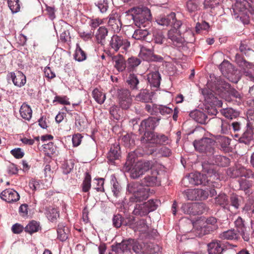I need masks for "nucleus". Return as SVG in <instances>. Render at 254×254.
Segmentation results:
<instances>
[{
  "instance_id": "2f4dec72",
  "label": "nucleus",
  "mask_w": 254,
  "mask_h": 254,
  "mask_svg": "<svg viewBox=\"0 0 254 254\" xmlns=\"http://www.w3.org/2000/svg\"><path fill=\"white\" fill-rule=\"evenodd\" d=\"M68 229L63 224H60L57 229L58 239L61 241H65L67 238Z\"/></svg>"
},
{
  "instance_id": "338daca9",
  "label": "nucleus",
  "mask_w": 254,
  "mask_h": 254,
  "mask_svg": "<svg viewBox=\"0 0 254 254\" xmlns=\"http://www.w3.org/2000/svg\"><path fill=\"white\" fill-rule=\"evenodd\" d=\"M140 63L141 62L140 60L136 58L131 57L128 59V66L130 67L131 68H133L138 66L140 64Z\"/></svg>"
},
{
  "instance_id": "b1692460",
  "label": "nucleus",
  "mask_w": 254,
  "mask_h": 254,
  "mask_svg": "<svg viewBox=\"0 0 254 254\" xmlns=\"http://www.w3.org/2000/svg\"><path fill=\"white\" fill-rule=\"evenodd\" d=\"M147 79L151 86L158 87L160 84V74L157 71L152 72L148 74Z\"/></svg>"
},
{
  "instance_id": "72a5a7b5",
  "label": "nucleus",
  "mask_w": 254,
  "mask_h": 254,
  "mask_svg": "<svg viewBox=\"0 0 254 254\" xmlns=\"http://www.w3.org/2000/svg\"><path fill=\"white\" fill-rule=\"evenodd\" d=\"M141 27L134 31L132 36L133 38L139 40L145 39L146 36L149 34V31L146 28L141 29Z\"/></svg>"
},
{
  "instance_id": "680f3d73",
  "label": "nucleus",
  "mask_w": 254,
  "mask_h": 254,
  "mask_svg": "<svg viewBox=\"0 0 254 254\" xmlns=\"http://www.w3.org/2000/svg\"><path fill=\"white\" fill-rule=\"evenodd\" d=\"M127 82L130 85V87L133 89L135 88L137 85L139 83L138 79L134 74H130Z\"/></svg>"
},
{
  "instance_id": "bf43d9fd",
  "label": "nucleus",
  "mask_w": 254,
  "mask_h": 254,
  "mask_svg": "<svg viewBox=\"0 0 254 254\" xmlns=\"http://www.w3.org/2000/svg\"><path fill=\"white\" fill-rule=\"evenodd\" d=\"M186 7L190 12H193L197 10L198 5L196 2L192 0H189L187 2Z\"/></svg>"
},
{
  "instance_id": "0e129e2a",
  "label": "nucleus",
  "mask_w": 254,
  "mask_h": 254,
  "mask_svg": "<svg viewBox=\"0 0 254 254\" xmlns=\"http://www.w3.org/2000/svg\"><path fill=\"white\" fill-rule=\"evenodd\" d=\"M112 183L113 184L112 192L114 195L117 197L119 196L120 193L121 187L118 182L113 180H112Z\"/></svg>"
},
{
  "instance_id": "a18cd8bd",
  "label": "nucleus",
  "mask_w": 254,
  "mask_h": 254,
  "mask_svg": "<svg viewBox=\"0 0 254 254\" xmlns=\"http://www.w3.org/2000/svg\"><path fill=\"white\" fill-rule=\"evenodd\" d=\"M39 228V224L35 221H32L29 222L25 227V231L30 234L37 232Z\"/></svg>"
},
{
  "instance_id": "6e6552de",
  "label": "nucleus",
  "mask_w": 254,
  "mask_h": 254,
  "mask_svg": "<svg viewBox=\"0 0 254 254\" xmlns=\"http://www.w3.org/2000/svg\"><path fill=\"white\" fill-rule=\"evenodd\" d=\"M236 62L242 67L247 79L254 82V66L252 64L247 62L239 55L236 56Z\"/></svg>"
},
{
  "instance_id": "bb28decb",
  "label": "nucleus",
  "mask_w": 254,
  "mask_h": 254,
  "mask_svg": "<svg viewBox=\"0 0 254 254\" xmlns=\"http://www.w3.org/2000/svg\"><path fill=\"white\" fill-rule=\"evenodd\" d=\"M254 139V131L248 128L239 138V141L241 143L249 144L253 141Z\"/></svg>"
},
{
  "instance_id": "4be33fe9",
  "label": "nucleus",
  "mask_w": 254,
  "mask_h": 254,
  "mask_svg": "<svg viewBox=\"0 0 254 254\" xmlns=\"http://www.w3.org/2000/svg\"><path fill=\"white\" fill-rule=\"evenodd\" d=\"M215 122L220 127V132L223 134H228L231 128V124L227 121L220 118H216Z\"/></svg>"
},
{
  "instance_id": "c03bdc74",
  "label": "nucleus",
  "mask_w": 254,
  "mask_h": 254,
  "mask_svg": "<svg viewBox=\"0 0 254 254\" xmlns=\"http://www.w3.org/2000/svg\"><path fill=\"white\" fill-rule=\"evenodd\" d=\"M192 215L200 214L206 211L205 205L203 203H193Z\"/></svg>"
},
{
  "instance_id": "69168bd1",
  "label": "nucleus",
  "mask_w": 254,
  "mask_h": 254,
  "mask_svg": "<svg viewBox=\"0 0 254 254\" xmlns=\"http://www.w3.org/2000/svg\"><path fill=\"white\" fill-rule=\"evenodd\" d=\"M97 5L101 12H106L108 7L107 0H101L98 2Z\"/></svg>"
},
{
  "instance_id": "f03ea898",
  "label": "nucleus",
  "mask_w": 254,
  "mask_h": 254,
  "mask_svg": "<svg viewBox=\"0 0 254 254\" xmlns=\"http://www.w3.org/2000/svg\"><path fill=\"white\" fill-rule=\"evenodd\" d=\"M156 248L159 249L157 245L149 246L146 248V245L142 242L135 241L133 239H128L123 241L121 243H118L115 246H112V250L117 254H128L130 252L131 248L136 254L153 253L157 251Z\"/></svg>"
},
{
  "instance_id": "f8f14e48",
  "label": "nucleus",
  "mask_w": 254,
  "mask_h": 254,
  "mask_svg": "<svg viewBox=\"0 0 254 254\" xmlns=\"http://www.w3.org/2000/svg\"><path fill=\"white\" fill-rule=\"evenodd\" d=\"M211 140L208 138H203L199 140H195L193 142V146L195 149L201 152H207L213 153L214 149L211 145Z\"/></svg>"
},
{
  "instance_id": "9d476101",
  "label": "nucleus",
  "mask_w": 254,
  "mask_h": 254,
  "mask_svg": "<svg viewBox=\"0 0 254 254\" xmlns=\"http://www.w3.org/2000/svg\"><path fill=\"white\" fill-rule=\"evenodd\" d=\"M118 100L120 107L124 109L129 108L132 103V98L129 90L125 89L118 91Z\"/></svg>"
},
{
  "instance_id": "dca6fc26",
  "label": "nucleus",
  "mask_w": 254,
  "mask_h": 254,
  "mask_svg": "<svg viewBox=\"0 0 254 254\" xmlns=\"http://www.w3.org/2000/svg\"><path fill=\"white\" fill-rule=\"evenodd\" d=\"M10 74L11 80L15 86L20 87L26 83V76L22 72L18 71L16 72H11Z\"/></svg>"
},
{
  "instance_id": "4468645a",
  "label": "nucleus",
  "mask_w": 254,
  "mask_h": 254,
  "mask_svg": "<svg viewBox=\"0 0 254 254\" xmlns=\"http://www.w3.org/2000/svg\"><path fill=\"white\" fill-rule=\"evenodd\" d=\"M159 119L154 117H149L147 119L142 121L140 125V131H144V130L149 131L154 129L157 126Z\"/></svg>"
},
{
  "instance_id": "864d4df0",
  "label": "nucleus",
  "mask_w": 254,
  "mask_h": 254,
  "mask_svg": "<svg viewBox=\"0 0 254 254\" xmlns=\"http://www.w3.org/2000/svg\"><path fill=\"white\" fill-rule=\"evenodd\" d=\"M218 141L221 147L225 149L228 148L230 144V139L226 136H222L218 138Z\"/></svg>"
},
{
  "instance_id": "a878e982",
  "label": "nucleus",
  "mask_w": 254,
  "mask_h": 254,
  "mask_svg": "<svg viewBox=\"0 0 254 254\" xmlns=\"http://www.w3.org/2000/svg\"><path fill=\"white\" fill-rule=\"evenodd\" d=\"M19 112L21 117L23 119L28 121L31 119L32 115V111L30 107L26 103H23L21 105Z\"/></svg>"
},
{
  "instance_id": "412c9836",
  "label": "nucleus",
  "mask_w": 254,
  "mask_h": 254,
  "mask_svg": "<svg viewBox=\"0 0 254 254\" xmlns=\"http://www.w3.org/2000/svg\"><path fill=\"white\" fill-rule=\"evenodd\" d=\"M133 221L134 219L132 217L127 218V221H123L122 217L119 214L115 215L113 219V225L117 228L120 227L123 224L131 226L133 224Z\"/></svg>"
},
{
  "instance_id": "cd10ccee",
  "label": "nucleus",
  "mask_w": 254,
  "mask_h": 254,
  "mask_svg": "<svg viewBox=\"0 0 254 254\" xmlns=\"http://www.w3.org/2000/svg\"><path fill=\"white\" fill-rule=\"evenodd\" d=\"M108 24L115 32H118L120 30L121 23L117 14H114L110 16Z\"/></svg>"
},
{
  "instance_id": "a211bd4d",
  "label": "nucleus",
  "mask_w": 254,
  "mask_h": 254,
  "mask_svg": "<svg viewBox=\"0 0 254 254\" xmlns=\"http://www.w3.org/2000/svg\"><path fill=\"white\" fill-rule=\"evenodd\" d=\"M229 88V84L222 80H218L215 87H212L210 91L214 92L216 91L218 94L222 96V93L225 91H228Z\"/></svg>"
},
{
  "instance_id": "49530a36",
  "label": "nucleus",
  "mask_w": 254,
  "mask_h": 254,
  "mask_svg": "<svg viewBox=\"0 0 254 254\" xmlns=\"http://www.w3.org/2000/svg\"><path fill=\"white\" fill-rule=\"evenodd\" d=\"M91 176L88 174L86 173L85 178L81 185L82 190L83 192H88L91 188Z\"/></svg>"
},
{
  "instance_id": "4d7b16f0",
  "label": "nucleus",
  "mask_w": 254,
  "mask_h": 254,
  "mask_svg": "<svg viewBox=\"0 0 254 254\" xmlns=\"http://www.w3.org/2000/svg\"><path fill=\"white\" fill-rule=\"evenodd\" d=\"M235 227L239 232H243V230L246 229L244 222L241 217H238L235 221Z\"/></svg>"
},
{
  "instance_id": "7c9ffc66",
  "label": "nucleus",
  "mask_w": 254,
  "mask_h": 254,
  "mask_svg": "<svg viewBox=\"0 0 254 254\" xmlns=\"http://www.w3.org/2000/svg\"><path fill=\"white\" fill-rule=\"evenodd\" d=\"M134 215L140 216H144L147 215L149 212L145 203L142 204H136L133 211Z\"/></svg>"
},
{
  "instance_id": "5701e85b",
  "label": "nucleus",
  "mask_w": 254,
  "mask_h": 254,
  "mask_svg": "<svg viewBox=\"0 0 254 254\" xmlns=\"http://www.w3.org/2000/svg\"><path fill=\"white\" fill-rule=\"evenodd\" d=\"M138 56L142 60L146 61L157 60L155 57L153 55L152 51L144 47H141Z\"/></svg>"
},
{
  "instance_id": "5fc2aeb1",
  "label": "nucleus",
  "mask_w": 254,
  "mask_h": 254,
  "mask_svg": "<svg viewBox=\"0 0 254 254\" xmlns=\"http://www.w3.org/2000/svg\"><path fill=\"white\" fill-rule=\"evenodd\" d=\"M228 202V197L225 194H220L215 198V203L220 205L225 206Z\"/></svg>"
},
{
  "instance_id": "8fccbe9b",
  "label": "nucleus",
  "mask_w": 254,
  "mask_h": 254,
  "mask_svg": "<svg viewBox=\"0 0 254 254\" xmlns=\"http://www.w3.org/2000/svg\"><path fill=\"white\" fill-rule=\"evenodd\" d=\"M159 202L157 200L150 199L147 202H145L146 207L147 208L148 212L156 210L158 206Z\"/></svg>"
},
{
  "instance_id": "a19ab883",
  "label": "nucleus",
  "mask_w": 254,
  "mask_h": 254,
  "mask_svg": "<svg viewBox=\"0 0 254 254\" xmlns=\"http://www.w3.org/2000/svg\"><path fill=\"white\" fill-rule=\"evenodd\" d=\"M74 59L78 62L84 61L86 58V56L84 52L81 49L78 44L76 45L74 55Z\"/></svg>"
},
{
  "instance_id": "f257e3e1",
  "label": "nucleus",
  "mask_w": 254,
  "mask_h": 254,
  "mask_svg": "<svg viewBox=\"0 0 254 254\" xmlns=\"http://www.w3.org/2000/svg\"><path fill=\"white\" fill-rule=\"evenodd\" d=\"M202 167V174L198 172L191 173L183 179V184L186 187L190 184L206 186L212 183L215 180H221L223 178L220 173L214 171L212 168L208 166L207 163L203 162Z\"/></svg>"
},
{
  "instance_id": "f704fd0d",
  "label": "nucleus",
  "mask_w": 254,
  "mask_h": 254,
  "mask_svg": "<svg viewBox=\"0 0 254 254\" xmlns=\"http://www.w3.org/2000/svg\"><path fill=\"white\" fill-rule=\"evenodd\" d=\"M113 60L115 62V67L119 71H122L125 69V60L122 55H119L115 56Z\"/></svg>"
},
{
  "instance_id": "7ed1b4c3",
  "label": "nucleus",
  "mask_w": 254,
  "mask_h": 254,
  "mask_svg": "<svg viewBox=\"0 0 254 254\" xmlns=\"http://www.w3.org/2000/svg\"><path fill=\"white\" fill-rule=\"evenodd\" d=\"M127 190L129 193L132 194V196L129 198V205H132L134 202L143 201L149 196V189L138 183H129Z\"/></svg>"
},
{
  "instance_id": "3c124183",
  "label": "nucleus",
  "mask_w": 254,
  "mask_h": 254,
  "mask_svg": "<svg viewBox=\"0 0 254 254\" xmlns=\"http://www.w3.org/2000/svg\"><path fill=\"white\" fill-rule=\"evenodd\" d=\"M74 164L71 160H68L64 162L62 166L63 173L65 174L69 173L73 169Z\"/></svg>"
},
{
  "instance_id": "20e7f679",
  "label": "nucleus",
  "mask_w": 254,
  "mask_h": 254,
  "mask_svg": "<svg viewBox=\"0 0 254 254\" xmlns=\"http://www.w3.org/2000/svg\"><path fill=\"white\" fill-rule=\"evenodd\" d=\"M132 16L135 25L145 27L151 19L150 10L146 7H133L128 10Z\"/></svg>"
},
{
  "instance_id": "393cba45",
  "label": "nucleus",
  "mask_w": 254,
  "mask_h": 254,
  "mask_svg": "<svg viewBox=\"0 0 254 254\" xmlns=\"http://www.w3.org/2000/svg\"><path fill=\"white\" fill-rule=\"evenodd\" d=\"M207 247L209 254H220L223 251V248L218 241H213L208 244Z\"/></svg>"
},
{
  "instance_id": "aec40b11",
  "label": "nucleus",
  "mask_w": 254,
  "mask_h": 254,
  "mask_svg": "<svg viewBox=\"0 0 254 254\" xmlns=\"http://www.w3.org/2000/svg\"><path fill=\"white\" fill-rule=\"evenodd\" d=\"M176 18V14L174 12L171 13L167 16H160L156 19L158 24L162 26H168L170 24H174Z\"/></svg>"
},
{
  "instance_id": "1a4fd4ad",
  "label": "nucleus",
  "mask_w": 254,
  "mask_h": 254,
  "mask_svg": "<svg viewBox=\"0 0 254 254\" xmlns=\"http://www.w3.org/2000/svg\"><path fill=\"white\" fill-rule=\"evenodd\" d=\"M130 45V42L127 40L117 35H114L110 41V46L115 52H118L120 48L127 51Z\"/></svg>"
},
{
  "instance_id": "9b49d317",
  "label": "nucleus",
  "mask_w": 254,
  "mask_h": 254,
  "mask_svg": "<svg viewBox=\"0 0 254 254\" xmlns=\"http://www.w3.org/2000/svg\"><path fill=\"white\" fill-rule=\"evenodd\" d=\"M189 200H204L207 198L208 193L201 189H189L186 191Z\"/></svg>"
},
{
  "instance_id": "09e8293b",
  "label": "nucleus",
  "mask_w": 254,
  "mask_h": 254,
  "mask_svg": "<svg viewBox=\"0 0 254 254\" xmlns=\"http://www.w3.org/2000/svg\"><path fill=\"white\" fill-rule=\"evenodd\" d=\"M8 5L12 13H16L20 10L19 0H8Z\"/></svg>"
},
{
  "instance_id": "4c0bfd02",
  "label": "nucleus",
  "mask_w": 254,
  "mask_h": 254,
  "mask_svg": "<svg viewBox=\"0 0 254 254\" xmlns=\"http://www.w3.org/2000/svg\"><path fill=\"white\" fill-rule=\"evenodd\" d=\"M221 113L226 118L231 120L236 118L239 115V113L238 111L231 108L223 109L221 110Z\"/></svg>"
},
{
  "instance_id": "c85d7f7f",
  "label": "nucleus",
  "mask_w": 254,
  "mask_h": 254,
  "mask_svg": "<svg viewBox=\"0 0 254 254\" xmlns=\"http://www.w3.org/2000/svg\"><path fill=\"white\" fill-rule=\"evenodd\" d=\"M46 215L50 221L54 222L59 217V211L57 208L49 206L46 209Z\"/></svg>"
},
{
  "instance_id": "423d86ee",
  "label": "nucleus",
  "mask_w": 254,
  "mask_h": 254,
  "mask_svg": "<svg viewBox=\"0 0 254 254\" xmlns=\"http://www.w3.org/2000/svg\"><path fill=\"white\" fill-rule=\"evenodd\" d=\"M161 165L157 163L151 162V167L147 171V175L143 178L142 183L147 187L159 186L161 184L160 179L159 177V170Z\"/></svg>"
},
{
  "instance_id": "79ce46f5",
  "label": "nucleus",
  "mask_w": 254,
  "mask_h": 254,
  "mask_svg": "<svg viewBox=\"0 0 254 254\" xmlns=\"http://www.w3.org/2000/svg\"><path fill=\"white\" fill-rule=\"evenodd\" d=\"M92 95L95 100L99 104H103L105 99V95L97 89H95L92 92Z\"/></svg>"
},
{
  "instance_id": "6e6d98bb",
  "label": "nucleus",
  "mask_w": 254,
  "mask_h": 254,
  "mask_svg": "<svg viewBox=\"0 0 254 254\" xmlns=\"http://www.w3.org/2000/svg\"><path fill=\"white\" fill-rule=\"evenodd\" d=\"M155 108L163 115L170 114L173 111L171 108L163 105L155 106Z\"/></svg>"
},
{
  "instance_id": "c756f323",
  "label": "nucleus",
  "mask_w": 254,
  "mask_h": 254,
  "mask_svg": "<svg viewBox=\"0 0 254 254\" xmlns=\"http://www.w3.org/2000/svg\"><path fill=\"white\" fill-rule=\"evenodd\" d=\"M247 3V2L245 0H237L233 7L234 12L235 14H239V13L246 14L247 13L246 6Z\"/></svg>"
},
{
  "instance_id": "13d9d810",
  "label": "nucleus",
  "mask_w": 254,
  "mask_h": 254,
  "mask_svg": "<svg viewBox=\"0 0 254 254\" xmlns=\"http://www.w3.org/2000/svg\"><path fill=\"white\" fill-rule=\"evenodd\" d=\"M247 119L248 128L252 130H254V112L251 111L248 113Z\"/></svg>"
},
{
  "instance_id": "473e14b6",
  "label": "nucleus",
  "mask_w": 254,
  "mask_h": 254,
  "mask_svg": "<svg viewBox=\"0 0 254 254\" xmlns=\"http://www.w3.org/2000/svg\"><path fill=\"white\" fill-rule=\"evenodd\" d=\"M107 34V28L103 26L100 27L96 33V38L98 43L103 45Z\"/></svg>"
},
{
  "instance_id": "0eeeda50",
  "label": "nucleus",
  "mask_w": 254,
  "mask_h": 254,
  "mask_svg": "<svg viewBox=\"0 0 254 254\" xmlns=\"http://www.w3.org/2000/svg\"><path fill=\"white\" fill-rule=\"evenodd\" d=\"M219 68L222 74L231 82L236 83L240 80L241 76L240 71L235 70L228 61H223L219 65Z\"/></svg>"
},
{
  "instance_id": "ea45409f",
  "label": "nucleus",
  "mask_w": 254,
  "mask_h": 254,
  "mask_svg": "<svg viewBox=\"0 0 254 254\" xmlns=\"http://www.w3.org/2000/svg\"><path fill=\"white\" fill-rule=\"evenodd\" d=\"M130 227L134 229L135 231H138L141 233H145L148 229V226L146 224V221L144 219H141L137 222L135 227L133 224Z\"/></svg>"
},
{
  "instance_id": "f3484780",
  "label": "nucleus",
  "mask_w": 254,
  "mask_h": 254,
  "mask_svg": "<svg viewBox=\"0 0 254 254\" xmlns=\"http://www.w3.org/2000/svg\"><path fill=\"white\" fill-rule=\"evenodd\" d=\"M119 157V145L118 144H114L112 145L107 156V159L109 163L114 164L115 161L117 159H118Z\"/></svg>"
},
{
  "instance_id": "e433bc0d",
  "label": "nucleus",
  "mask_w": 254,
  "mask_h": 254,
  "mask_svg": "<svg viewBox=\"0 0 254 254\" xmlns=\"http://www.w3.org/2000/svg\"><path fill=\"white\" fill-rule=\"evenodd\" d=\"M156 139L155 133L150 131H146L141 141L143 143H155L157 141Z\"/></svg>"
},
{
  "instance_id": "603ef678",
  "label": "nucleus",
  "mask_w": 254,
  "mask_h": 254,
  "mask_svg": "<svg viewBox=\"0 0 254 254\" xmlns=\"http://www.w3.org/2000/svg\"><path fill=\"white\" fill-rule=\"evenodd\" d=\"M44 151L48 155L53 154L55 151V146L53 143L50 142L43 145Z\"/></svg>"
},
{
  "instance_id": "58836bf2",
  "label": "nucleus",
  "mask_w": 254,
  "mask_h": 254,
  "mask_svg": "<svg viewBox=\"0 0 254 254\" xmlns=\"http://www.w3.org/2000/svg\"><path fill=\"white\" fill-rule=\"evenodd\" d=\"M221 239L227 240H237L239 236L234 230H229L221 233L220 235Z\"/></svg>"
},
{
  "instance_id": "c9c22d12",
  "label": "nucleus",
  "mask_w": 254,
  "mask_h": 254,
  "mask_svg": "<svg viewBox=\"0 0 254 254\" xmlns=\"http://www.w3.org/2000/svg\"><path fill=\"white\" fill-rule=\"evenodd\" d=\"M135 99L138 101L147 103L151 100L152 98L149 91L144 89L140 91L139 93L136 96Z\"/></svg>"
},
{
  "instance_id": "052dcab7",
  "label": "nucleus",
  "mask_w": 254,
  "mask_h": 254,
  "mask_svg": "<svg viewBox=\"0 0 254 254\" xmlns=\"http://www.w3.org/2000/svg\"><path fill=\"white\" fill-rule=\"evenodd\" d=\"M181 209L182 211L186 214H192L193 211V203H187L184 204Z\"/></svg>"
},
{
  "instance_id": "6ab92c4d",
  "label": "nucleus",
  "mask_w": 254,
  "mask_h": 254,
  "mask_svg": "<svg viewBox=\"0 0 254 254\" xmlns=\"http://www.w3.org/2000/svg\"><path fill=\"white\" fill-rule=\"evenodd\" d=\"M190 117L196 122L204 124L207 123V117L202 111L195 110L190 114Z\"/></svg>"
},
{
  "instance_id": "39448f33",
  "label": "nucleus",
  "mask_w": 254,
  "mask_h": 254,
  "mask_svg": "<svg viewBox=\"0 0 254 254\" xmlns=\"http://www.w3.org/2000/svg\"><path fill=\"white\" fill-rule=\"evenodd\" d=\"M134 155L133 153H129L128 154L127 162L126 163V166L124 167V169L125 171H130L131 178L137 179L147 171H149L150 168L151 167L152 161L138 162L130 169L129 166L132 163V160L134 158Z\"/></svg>"
},
{
  "instance_id": "e2e57ef3",
  "label": "nucleus",
  "mask_w": 254,
  "mask_h": 254,
  "mask_svg": "<svg viewBox=\"0 0 254 254\" xmlns=\"http://www.w3.org/2000/svg\"><path fill=\"white\" fill-rule=\"evenodd\" d=\"M11 154L17 159L22 158L24 155L23 151L20 148H16L10 151Z\"/></svg>"
},
{
  "instance_id": "774afa93",
  "label": "nucleus",
  "mask_w": 254,
  "mask_h": 254,
  "mask_svg": "<svg viewBox=\"0 0 254 254\" xmlns=\"http://www.w3.org/2000/svg\"><path fill=\"white\" fill-rule=\"evenodd\" d=\"M56 101H58L59 103L63 105H70L68 99L66 96L61 97L57 96L55 97L53 102Z\"/></svg>"
},
{
  "instance_id": "ddd939ff",
  "label": "nucleus",
  "mask_w": 254,
  "mask_h": 254,
  "mask_svg": "<svg viewBox=\"0 0 254 254\" xmlns=\"http://www.w3.org/2000/svg\"><path fill=\"white\" fill-rule=\"evenodd\" d=\"M0 197L7 202L16 201L19 199L18 193L13 189H6L1 192Z\"/></svg>"
},
{
  "instance_id": "2eb2a0df",
  "label": "nucleus",
  "mask_w": 254,
  "mask_h": 254,
  "mask_svg": "<svg viewBox=\"0 0 254 254\" xmlns=\"http://www.w3.org/2000/svg\"><path fill=\"white\" fill-rule=\"evenodd\" d=\"M204 162L207 163L208 166L212 168L215 171L212 165L216 164L222 167H226L229 165L230 160L226 157L219 155L216 156L215 157V160H211V159H209V161H205ZM215 172L216 171H215Z\"/></svg>"
},
{
  "instance_id": "de8ad7c7",
  "label": "nucleus",
  "mask_w": 254,
  "mask_h": 254,
  "mask_svg": "<svg viewBox=\"0 0 254 254\" xmlns=\"http://www.w3.org/2000/svg\"><path fill=\"white\" fill-rule=\"evenodd\" d=\"M209 25L208 23L203 21L197 23L195 26V31L197 33H205L208 31Z\"/></svg>"
},
{
  "instance_id": "37998d69",
  "label": "nucleus",
  "mask_w": 254,
  "mask_h": 254,
  "mask_svg": "<svg viewBox=\"0 0 254 254\" xmlns=\"http://www.w3.org/2000/svg\"><path fill=\"white\" fill-rule=\"evenodd\" d=\"M152 32L154 37L155 42L158 44H162L164 39V36L163 35V32L161 31L158 30L155 28L152 29Z\"/></svg>"
}]
</instances>
